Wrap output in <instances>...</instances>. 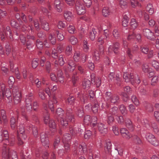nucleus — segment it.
<instances>
[{
  "mask_svg": "<svg viewBox=\"0 0 159 159\" xmlns=\"http://www.w3.org/2000/svg\"><path fill=\"white\" fill-rule=\"evenodd\" d=\"M148 50L149 49L148 47L143 45L141 46L140 47V51L143 53L145 54H147Z\"/></svg>",
  "mask_w": 159,
  "mask_h": 159,
  "instance_id": "obj_58",
  "label": "nucleus"
},
{
  "mask_svg": "<svg viewBox=\"0 0 159 159\" xmlns=\"http://www.w3.org/2000/svg\"><path fill=\"white\" fill-rule=\"evenodd\" d=\"M53 101L52 102L51 101H49L48 102V107L49 109L51 110L52 112H54V107L53 105L54 104H56L57 103V102L56 100V98L54 96H53Z\"/></svg>",
  "mask_w": 159,
  "mask_h": 159,
  "instance_id": "obj_28",
  "label": "nucleus"
},
{
  "mask_svg": "<svg viewBox=\"0 0 159 159\" xmlns=\"http://www.w3.org/2000/svg\"><path fill=\"white\" fill-rule=\"evenodd\" d=\"M75 65L74 61L71 60H70L68 62V65L67 66V70L70 71H73L75 69Z\"/></svg>",
  "mask_w": 159,
  "mask_h": 159,
  "instance_id": "obj_30",
  "label": "nucleus"
},
{
  "mask_svg": "<svg viewBox=\"0 0 159 159\" xmlns=\"http://www.w3.org/2000/svg\"><path fill=\"white\" fill-rule=\"evenodd\" d=\"M98 129L101 134H106L107 132V129L106 126L102 123H98Z\"/></svg>",
  "mask_w": 159,
  "mask_h": 159,
  "instance_id": "obj_25",
  "label": "nucleus"
},
{
  "mask_svg": "<svg viewBox=\"0 0 159 159\" xmlns=\"http://www.w3.org/2000/svg\"><path fill=\"white\" fill-rule=\"evenodd\" d=\"M48 39L52 44H55L56 42V38L54 32H52L50 34L48 37Z\"/></svg>",
  "mask_w": 159,
  "mask_h": 159,
  "instance_id": "obj_34",
  "label": "nucleus"
},
{
  "mask_svg": "<svg viewBox=\"0 0 159 159\" xmlns=\"http://www.w3.org/2000/svg\"><path fill=\"white\" fill-rule=\"evenodd\" d=\"M143 121L145 127L147 128L150 130L153 129L154 132L156 134L158 133L159 129L156 123H153L151 124L146 119L144 120Z\"/></svg>",
  "mask_w": 159,
  "mask_h": 159,
  "instance_id": "obj_9",
  "label": "nucleus"
},
{
  "mask_svg": "<svg viewBox=\"0 0 159 159\" xmlns=\"http://www.w3.org/2000/svg\"><path fill=\"white\" fill-rule=\"evenodd\" d=\"M119 109L121 113L124 115H126L127 112V110L125 106L122 104L120 106Z\"/></svg>",
  "mask_w": 159,
  "mask_h": 159,
  "instance_id": "obj_49",
  "label": "nucleus"
},
{
  "mask_svg": "<svg viewBox=\"0 0 159 159\" xmlns=\"http://www.w3.org/2000/svg\"><path fill=\"white\" fill-rule=\"evenodd\" d=\"M125 123L126 126L131 131H133L135 128L134 125L132 122L131 120L129 119H127L125 120Z\"/></svg>",
  "mask_w": 159,
  "mask_h": 159,
  "instance_id": "obj_26",
  "label": "nucleus"
},
{
  "mask_svg": "<svg viewBox=\"0 0 159 159\" xmlns=\"http://www.w3.org/2000/svg\"><path fill=\"white\" fill-rule=\"evenodd\" d=\"M68 32L71 34H74L75 31V29L74 25H69L67 27Z\"/></svg>",
  "mask_w": 159,
  "mask_h": 159,
  "instance_id": "obj_43",
  "label": "nucleus"
},
{
  "mask_svg": "<svg viewBox=\"0 0 159 159\" xmlns=\"http://www.w3.org/2000/svg\"><path fill=\"white\" fill-rule=\"evenodd\" d=\"M5 95L9 101L12 100V98L11 97V93L10 89H6L5 90V92H4V96H3V97H4Z\"/></svg>",
  "mask_w": 159,
  "mask_h": 159,
  "instance_id": "obj_37",
  "label": "nucleus"
},
{
  "mask_svg": "<svg viewBox=\"0 0 159 159\" xmlns=\"http://www.w3.org/2000/svg\"><path fill=\"white\" fill-rule=\"evenodd\" d=\"M73 145L74 147L73 154L75 156L82 155L86 152L87 151L86 146L84 143L79 144L78 143V142L75 141Z\"/></svg>",
  "mask_w": 159,
  "mask_h": 159,
  "instance_id": "obj_3",
  "label": "nucleus"
},
{
  "mask_svg": "<svg viewBox=\"0 0 159 159\" xmlns=\"http://www.w3.org/2000/svg\"><path fill=\"white\" fill-rule=\"evenodd\" d=\"M23 32L27 31L29 33L31 31V32H32L33 30V28L30 25H29L25 24H23L21 28Z\"/></svg>",
  "mask_w": 159,
  "mask_h": 159,
  "instance_id": "obj_29",
  "label": "nucleus"
},
{
  "mask_svg": "<svg viewBox=\"0 0 159 159\" xmlns=\"http://www.w3.org/2000/svg\"><path fill=\"white\" fill-rule=\"evenodd\" d=\"M92 83H94L97 87H99L101 85V82L100 79L98 77H95L94 74H92L90 75Z\"/></svg>",
  "mask_w": 159,
  "mask_h": 159,
  "instance_id": "obj_18",
  "label": "nucleus"
},
{
  "mask_svg": "<svg viewBox=\"0 0 159 159\" xmlns=\"http://www.w3.org/2000/svg\"><path fill=\"white\" fill-rule=\"evenodd\" d=\"M31 129L32 130L33 134L35 137H37L38 136V129L37 127L34 125H32Z\"/></svg>",
  "mask_w": 159,
  "mask_h": 159,
  "instance_id": "obj_50",
  "label": "nucleus"
},
{
  "mask_svg": "<svg viewBox=\"0 0 159 159\" xmlns=\"http://www.w3.org/2000/svg\"><path fill=\"white\" fill-rule=\"evenodd\" d=\"M11 126L12 129H14L16 125V119L14 117H12L11 119Z\"/></svg>",
  "mask_w": 159,
  "mask_h": 159,
  "instance_id": "obj_57",
  "label": "nucleus"
},
{
  "mask_svg": "<svg viewBox=\"0 0 159 159\" xmlns=\"http://www.w3.org/2000/svg\"><path fill=\"white\" fill-rule=\"evenodd\" d=\"M98 107L99 105L98 103H95L92 106L91 110L95 114L98 112Z\"/></svg>",
  "mask_w": 159,
  "mask_h": 159,
  "instance_id": "obj_63",
  "label": "nucleus"
},
{
  "mask_svg": "<svg viewBox=\"0 0 159 159\" xmlns=\"http://www.w3.org/2000/svg\"><path fill=\"white\" fill-rule=\"evenodd\" d=\"M104 31L103 34L99 37L97 40L98 43L101 45L104 43L105 39L107 40V39L109 36V31L106 29L104 30Z\"/></svg>",
  "mask_w": 159,
  "mask_h": 159,
  "instance_id": "obj_13",
  "label": "nucleus"
},
{
  "mask_svg": "<svg viewBox=\"0 0 159 159\" xmlns=\"http://www.w3.org/2000/svg\"><path fill=\"white\" fill-rule=\"evenodd\" d=\"M118 108L116 107H113L110 111V113L112 115L117 116L118 112Z\"/></svg>",
  "mask_w": 159,
  "mask_h": 159,
  "instance_id": "obj_52",
  "label": "nucleus"
},
{
  "mask_svg": "<svg viewBox=\"0 0 159 159\" xmlns=\"http://www.w3.org/2000/svg\"><path fill=\"white\" fill-rule=\"evenodd\" d=\"M91 117L89 115H87L85 116L84 118V122L86 125H89L90 123Z\"/></svg>",
  "mask_w": 159,
  "mask_h": 159,
  "instance_id": "obj_54",
  "label": "nucleus"
},
{
  "mask_svg": "<svg viewBox=\"0 0 159 159\" xmlns=\"http://www.w3.org/2000/svg\"><path fill=\"white\" fill-rule=\"evenodd\" d=\"M97 32L95 29H92V30L89 32V37L92 40H94L96 37V34Z\"/></svg>",
  "mask_w": 159,
  "mask_h": 159,
  "instance_id": "obj_36",
  "label": "nucleus"
},
{
  "mask_svg": "<svg viewBox=\"0 0 159 159\" xmlns=\"http://www.w3.org/2000/svg\"><path fill=\"white\" fill-rule=\"evenodd\" d=\"M89 156L92 159H100V154L98 151L93 152L92 150H90Z\"/></svg>",
  "mask_w": 159,
  "mask_h": 159,
  "instance_id": "obj_27",
  "label": "nucleus"
},
{
  "mask_svg": "<svg viewBox=\"0 0 159 159\" xmlns=\"http://www.w3.org/2000/svg\"><path fill=\"white\" fill-rule=\"evenodd\" d=\"M41 21L42 28L44 30H48L50 29L48 23L45 20Z\"/></svg>",
  "mask_w": 159,
  "mask_h": 159,
  "instance_id": "obj_41",
  "label": "nucleus"
},
{
  "mask_svg": "<svg viewBox=\"0 0 159 159\" xmlns=\"http://www.w3.org/2000/svg\"><path fill=\"white\" fill-rule=\"evenodd\" d=\"M146 138L147 140L154 146H157L159 144L154 135L150 133H147L146 134Z\"/></svg>",
  "mask_w": 159,
  "mask_h": 159,
  "instance_id": "obj_12",
  "label": "nucleus"
},
{
  "mask_svg": "<svg viewBox=\"0 0 159 159\" xmlns=\"http://www.w3.org/2000/svg\"><path fill=\"white\" fill-rule=\"evenodd\" d=\"M138 49V48L137 45L135 46L133 48H132V50L129 48H128L126 51V53L127 56L131 59L133 58V53H134L137 51Z\"/></svg>",
  "mask_w": 159,
  "mask_h": 159,
  "instance_id": "obj_22",
  "label": "nucleus"
},
{
  "mask_svg": "<svg viewBox=\"0 0 159 159\" xmlns=\"http://www.w3.org/2000/svg\"><path fill=\"white\" fill-rule=\"evenodd\" d=\"M103 49L102 48L99 49V51L97 50H95L93 53V59L96 61H98L99 60L100 56L101 55L103 54L104 53Z\"/></svg>",
  "mask_w": 159,
  "mask_h": 159,
  "instance_id": "obj_14",
  "label": "nucleus"
},
{
  "mask_svg": "<svg viewBox=\"0 0 159 159\" xmlns=\"http://www.w3.org/2000/svg\"><path fill=\"white\" fill-rule=\"evenodd\" d=\"M143 35L148 39L153 40V33L149 29H144L143 30Z\"/></svg>",
  "mask_w": 159,
  "mask_h": 159,
  "instance_id": "obj_19",
  "label": "nucleus"
},
{
  "mask_svg": "<svg viewBox=\"0 0 159 159\" xmlns=\"http://www.w3.org/2000/svg\"><path fill=\"white\" fill-rule=\"evenodd\" d=\"M67 117L64 116L60 119V123L63 126H66L68 124L69 121H70L69 120V118L68 117L67 119Z\"/></svg>",
  "mask_w": 159,
  "mask_h": 159,
  "instance_id": "obj_31",
  "label": "nucleus"
},
{
  "mask_svg": "<svg viewBox=\"0 0 159 159\" xmlns=\"http://www.w3.org/2000/svg\"><path fill=\"white\" fill-rule=\"evenodd\" d=\"M75 9L79 15H83L85 13V7L82 3L79 1H77L76 2Z\"/></svg>",
  "mask_w": 159,
  "mask_h": 159,
  "instance_id": "obj_10",
  "label": "nucleus"
},
{
  "mask_svg": "<svg viewBox=\"0 0 159 159\" xmlns=\"http://www.w3.org/2000/svg\"><path fill=\"white\" fill-rule=\"evenodd\" d=\"M34 97L32 93H30L26 96L25 108L27 111H30L32 108V102L34 99Z\"/></svg>",
  "mask_w": 159,
  "mask_h": 159,
  "instance_id": "obj_7",
  "label": "nucleus"
},
{
  "mask_svg": "<svg viewBox=\"0 0 159 159\" xmlns=\"http://www.w3.org/2000/svg\"><path fill=\"white\" fill-rule=\"evenodd\" d=\"M56 33L57 34V37L58 39L60 40H62L64 39V36L61 31H56Z\"/></svg>",
  "mask_w": 159,
  "mask_h": 159,
  "instance_id": "obj_56",
  "label": "nucleus"
},
{
  "mask_svg": "<svg viewBox=\"0 0 159 159\" xmlns=\"http://www.w3.org/2000/svg\"><path fill=\"white\" fill-rule=\"evenodd\" d=\"M102 13L104 16H108L110 13L108 8V7H104L102 10Z\"/></svg>",
  "mask_w": 159,
  "mask_h": 159,
  "instance_id": "obj_48",
  "label": "nucleus"
},
{
  "mask_svg": "<svg viewBox=\"0 0 159 159\" xmlns=\"http://www.w3.org/2000/svg\"><path fill=\"white\" fill-rule=\"evenodd\" d=\"M13 95L14 98V102L15 104L18 103L21 100V94L17 87H14L13 90Z\"/></svg>",
  "mask_w": 159,
  "mask_h": 159,
  "instance_id": "obj_8",
  "label": "nucleus"
},
{
  "mask_svg": "<svg viewBox=\"0 0 159 159\" xmlns=\"http://www.w3.org/2000/svg\"><path fill=\"white\" fill-rule=\"evenodd\" d=\"M90 123L89 124L91 127H95L97 124V118L95 116H93L91 117L90 120Z\"/></svg>",
  "mask_w": 159,
  "mask_h": 159,
  "instance_id": "obj_35",
  "label": "nucleus"
},
{
  "mask_svg": "<svg viewBox=\"0 0 159 159\" xmlns=\"http://www.w3.org/2000/svg\"><path fill=\"white\" fill-rule=\"evenodd\" d=\"M1 116L3 121L4 123L6 124L7 122V119L6 115V112L3 109L1 110Z\"/></svg>",
  "mask_w": 159,
  "mask_h": 159,
  "instance_id": "obj_40",
  "label": "nucleus"
},
{
  "mask_svg": "<svg viewBox=\"0 0 159 159\" xmlns=\"http://www.w3.org/2000/svg\"><path fill=\"white\" fill-rule=\"evenodd\" d=\"M56 113L61 118L64 116V111L61 108H58L57 110Z\"/></svg>",
  "mask_w": 159,
  "mask_h": 159,
  "instance_id": "obj_47",
  "label": "nucleus"
},
{
  "mask_svg": "<svg viewBox=\"0 0 159 159\" xmlns=\"http://www.w3.org/2000/svg\"><path fill=\"white\" fill-rule=\"evenodd\" d=\"M123 77L126 82H128L129 81H130L131 83L133 82L134 78V75L133 73H131L129 75L127 72H125Z\"/></svg>",
  "mask_w": 159,
  "mask_h": 159,
  "instance_id": "obj_21",
  "label": "nucleus"
},
{
  "mask_svg": "<svg viewBox=\"0 0 159 159\" xmlns=\"http://www.w3.org/2000/svg\"><path fill=\"white\" fill-rule=\"evenodd\" d=\"M119 47V43L118 42H116L112 45H111L109 46L108 48V51L109 53L113 52L115 53L116 54L118 52Z\"/></svg>",
  "mask_w": 159,
  "mask_h": 159,
  "instance_id": "obj_17",
  "label": "nucleus"
},
{
  "mask_svg": "<svg viewBox=\"0 0 159 159\" xmlns=\"http://www.w3.org/2000/svg\"><path fill=\"white\" fill-rule=\"evenodd\" d=\"M69 41L72 44H75L78 42L77 39L74 36H71L69 38Z\"/></svg>",
  "mask_w": 159,
  "mask_h": 159,
  "instance_id": "obj_62",
  "label": "nucleus"
},
{
  "mask_svg": "<svg viewBox=\"0 0 159 159\" xmlns=\"http://www.w3.org/2000/svg\"><path fill=\"white\" fill-rule=\"evenodd\" d=\"M142 68L143 71L145 73H148L152 70V68L149 67L148 65L147 64H144Z\"/></svg>",
  "mask_w": 159,
  "mask_h": 159,
  "instance_id": "obj_51",
  "label": "nucleus"
},
{
  "mask_svg": "<svg viewBox=\"0 0 159 159\" xmlns=\"http://www.w3.org/2000/svg\"><path fill=\"white\" fill-rule=\"evenodd\" d=\"M151 64L156 69H158L159 68V63L155 60H153L151 62Z\"/></svg>",
  "mask_w": 159,
  "mask_h": 159,
  "instance_id": "obj_64",
  "label": "nucleus"
},
{
  "mask_svg": "<svg viewBox=\"0 0 159 159\" xmlns=\"http://www.w3.org/2000/svg\"><path fill=\"white\" fill-rule=\"evenodd\" d=\"M76 114L80 117L83 116L84 115V112L82 108H78L76 111Z\"/></svg>",
  "mask_w": 159,
  "mask_h": 159,
  "instance_id": "obj_53",
  "label": "nucleus"
},
{
  "mask_svg": "<svg viewBox=\"0 0 159 159\" xmlns=\"http://www.w3.org/2000/svg\"><path fill=\"white\" fill-rule=\"evenodd\" d=\"M61 3V0H55L54 2L56 7L57 8V11L58 12H60L61 11L60 5Z\"/></svg>",
  "mask_w": 159,
  "mask_h": 159,
  "instance_id": "obj_39",
  "label": "nucleus"
},
{
  "mask_svg": "<svg viewBox=\"0 0 159 159\" xmlns=\"http://www.w3.org/2000/svg\"><path fill=\"white\" fill-rule=\"evenodd\" d=\"M116 116V119L118 123L120 124H123L124 121L123 117L122 116H118L117 115Z\"/></svg>",
  "mask_w": 159,
  "mask_h": 159,
  "instance_id": "obj_61",
  "label": "nucleus"
},
{
  "mask_svg": "<svg viewBox=\"0 0 159 159\" xmlns=\"http://www.w3.org/2000/svg\"><path fill=\"white\" fill-rule=\"evenodd\" d=\"M58 62L59 65L62 66L65 63V61L64 60V58L62 55H60L59 57Z\"/></svg>",
  "mask_w": 159,
  "mask_h": 159,
  "instance_id": "obj_59",
  "label": "nucleus"
},
{
  "mask_svg": "<svg viewBox=\"0 0 159 159\" xmlns=\"http://www.w3.org/2000/svg\"><path fill=\"white\" fill-rule=\"evenodd\" d=\"M43 106L45 110L43 113V116L45 123L47 124L49 121V125L50 128L52 129V132L54 133L56 131V125L54 121L53 120H51L49 121V114L48 111V106L45 102H43Z\"/></svg>",
  "mask_w": 159,
  "mask_h": 159,
  "instance_id": "obj_1",
  "label": "nucleus"
},
{
  "mask_svg": "<svg viewBox=\"0 0 159 159\" xmlns=\"http://www.w3.org/2000/svg\"><path fill=\"white\" fill-rule=\"evenodd\" d=\"M129 22V18L126 15H125L122 19V25L124 27L127 26Z\"/></svg>",
  "mask_w": 159,
  "mask_h": 159,
  "instance_id": "obj_44",
  "label": "nucleus"
},
{
  "mask_svg": "<svg viewBox=\"0 0 159 159\" xmlns=\"http://www.w3.org/2000/svg\"><path fill=\"white\" fill-rule=\"evenodd\" d=\"M130 25L131 29H135L138 26V24L134 19H132L130 23Z\"/></svg>",
  "mask_w": 159,
  "mask_h": 159,
  "instance_id": "obj_42",
  "label": "nucleus"
},
{
  "mask_svg": "<svg viewBox=\"0 0 159 159\" xmlns=\"http://www.w3.org/2000/svg\"><path fill=\"white\" fill-rule=\"evenodd\" d=\"M64 17L67 21L70 22L73 21L74 18V14L69 11H65L64 13Z\"/></svg>",
  "mask_w": 159,
  "mask_h": 159,
  "instance_id": "obj_15",
  "label": "nucleus"
},
{
  "mask_svg": "<svg viewBox=\"0 0 159 159\" xmlns=\"http://www.w3.org/2000/svg\"><path fill=\"white\" fill-rule=\"evenodd\" d=\"M18 127V129L17 130V136H22V138L23 139H25L27 136L25 133L23 125H21Z\"/></svg>",
  "mask_w": 159,
  "mask_h": 159,
  "instance_id": "obj_16",
  "label": "nucleus"
},
{
  "mask_svg": "<svg viewBox=\"0 0 159 159\" xmlns=\"http://www.w3.org/2000/svg\"><path fill=\"white\" fill-rule=\"evenodd\" d=\"M120 131L123 138L126 139H129L130 138V135L129 131L125 128H121Z\"/></svg>",
  "mask_w": 159,
  "mask_h": 159,
  "instance_id": "obj_24",
  "label": "nucleus"
},
{
  "mask_svg": "<svg viewBox=\"0 0 159 159\" xmlns=\"http://www.w3.org/2000/svg\"><path fill=\"white\" fill-rule=\"evenodd\" d=\"M2 31L0 30V35L2 40H4L6 37H9L10 39L12 38L11 30L10 27L7 26L6 28L3 27Z\"/></svg>",
  "mask_w": 159,
  "mask_h": 159,
  "instance_id": "obj_6",
  "label": "nucleus"
},
{
  "mask_svg": "<svg viewBox=\"0 0 159 159\" xmlns=\"http://www.w3.org/2000/svg\"><path fill=\"white\" fill-rule=\"evenodd\" d=\"M8 131L6 130H4L2 131V129H0V142L5 141L6 145L8 144L11 146H13L14 143V139H13L11 143H9V141L8 140Z\"/></svg>",
  "mask_w": 159,
  "mask_h": 159,
  "instance_id": "obj_5",
  "label": "nucleus"
},
{
  "mask_svg": "<svg viewBox=\"0 0 159 159\" xmlns=\"http://www.w3.org/2000/svg\"><path fill=\"white\" fill-rule=\"evenodd\" d=\"M91 85V82L90 80L85 79L83 83V88L85 89H88Z\"/></svg>",
  "mask_w": 159,
  "mask_h": 159,
  "instance_id": "obj_32",
  "label": "nucleus"
},
{
  "mask_svg": "<svg viewBox=\"0 0 159 159\" xmlns=\"http://www.w3.org/2000/svg\"><path fill=\"white\" fill-rule=\"evenodd\" d=\"M79 80V77L76 75V73L74 74L72 77V80L74 85H75V84L78 82Z\"/></svg>",
  "mask_w": 159,
  "mask_h": 159,
  "instance_id": "obj_46",
  "label": "nucleus"
},
{
  "mask_svg": "<svg viewBox=\"0 0 159 159\" xmlns=\"http://www.w3.org/2000/svg\"><path fill=\"white\" fill-rule=\"evenodd\" d=\"M72 47L71 46L68 45L66 48V54L67 55H70L72 54Z\"/></svg>",
  "mask_w": 159,
  "mask_h": 159,
  "instance_id": "obj_55",
  "label": "nucleus"
},
{
  "mask_svg": "<svg viewBox=\"0 0 159 159\" xmlns=\"http://www.w3.org/2000/svg\"><path fill=\"white\" fill-rule=\"evenodd\" d=\"M146 10L147 11L149 12L150 14L152 15L153 14L154 11L152 5L151 4L148 5Z\"/></svg>",
  "mask_w": 159,
  "mask_h": 159,
  "instance_id": "obj_45",
  "label": "nucleus"
},
{
  "mask_svg": "<svg viewBox=\"0 0 159 159\" xmlns=\"http://www.w3.org/2000/svg\"><path fill=\"white\" fill-rule=\"evenodd\" d=\"M71 139V137L70 134L68 133H66L65 134L63 138L62 141L63 143H68L69 141Z\"/></svg>",
  "mask_w": 159,
  "mask_h": 159,
  "instance_id": "obj_38",
  "label": "nucleus"
},
{
  "mask_svg": "<svg viewBox=\"0 0 159 159\" xmlns=\"http://www.w3.org/2000/svg\"><path fill=\"white\" fill-rule=\"evenodd\" d=\"M104 100L108 102L117 104L120 101L119 96L116 94H112L111 92H107L105 94Z\"/></svg>",
  "mask_w": 159,
  "mask_h": 159,
  "instance_id": "obj_4",
  "label": "nucleus"
},
{
  "mask_svg": "<svg viewBox=\"0 0 159 159\" xmlns=\"http://www.w3.org/2000/svg\"><path fill=\"white\" fill-rule=\"evenodd\" d=\"M57 82H60V83H63L64 82L65 79L63 74L61 70L58 69L57 72Z\"/></svg>",
  "mask_w": 159,
  "mask_h": 159,
  "instance_id": "obj_23",
  "label": "nucleus"
},
{
  "mask_svg": "<svg viewBox=\"0 0 159 159\" xmlns=\"http://www.w3.org/2000/svg\"><path fill=\"white\" fill-rule=\"evenodd\" d=\"M2 157L3 159H10V157L12 159H18L16 152L14 151L10 150L6 145H4L2 149Z\"/></svg>",
  "mask_w": 159,
  "mask_h": 159,
  "instance_id": "obj_2",
  "label": "nucleus"
},
{
  "mask_svg": "<svg viewBox=\"0 0 159 159\" xmlns=\"http://www.w3.org/2000/svg\"><path fill=\"white\" fill-rule=\"evenodd\" d=\"M66 116L68 117L69 120L71 121L73 118V115L72 113V110L70 108H68L66 110Z\"/></svg>",
  "mask_w": 159,
  "mask_h": 159,
  "instance_id": "obj_33",
  "label": "nucleus"
},
{
  "mask_svg": "<svg viewBox=\"0 0 159 159\" xmlns=\"http://www.w3.org/2000/svg\"><path fill=\"white\" fill-rule=\"evenodd\" d=\"M75 98L74 97L70 96L67 98V102L68 103L71 105H73L75 102Z\"/></svg>",
  "mask_w": 159,
  "mask_h": 159,
  "instance_id": "obj_60",
  "label": "nucleus"
},
{
  "mask_svg": "<svg viewBox=\"0 0 159 159\" xmlns=\"http://www.w3.org/2000/svg\"><path fill=\"white\" fill-rule=\"evenodd\" d=\"M112 144L110 141H107L104 146V151L107 154H110L112 151Z\"/></svg>",
  "mask_w": 159,
  "mask_h": 159,
  "instance_id": "obj_20",
  "label": "nucleus"
},
{
  "mask_svg": "<svg viewBox=\"0 0 159 159\" xmlns=\"http://www.w3.org/2000/svg\"><path fill=\"white\" fill-rule=\"evenodd\" d=\"M47 132H42L40 134V140L42 145L46 148H49V141Z\"/></svg>",
  "mask_w": 159,
  "mask_h": 159,
  "instance_id": "obj_11",
  "label": "nucleus"
}]
</instances>
